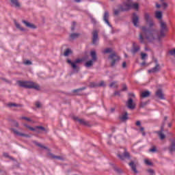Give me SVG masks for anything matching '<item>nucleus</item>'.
<instances>
[{
  "label": "nucleus",
  "mask_w": 175,
  "mask_h": 175,
  "mask_svg": "<svg viewBox=\"0 0 175 175\" xmlns=\"http://www.w3.org/2000/svg\"><path fill=\"white\" fill-rule=\"evenodd\" d=\"M144 20L146 22L148 27H143L142 28V33L139 35V42L144 43V38L148 42H154L158 38V33L156 30L151 29V27H153L154 22L150 16V14H144Z\"/></svg>",
  "instance_id": "f257e3e1"
},
{
  "label": "nucleus",
  "mask_w": 175,
  "mask_h": 175,
  "mask_svg": "<svg viewBox=\"0 0 175 175\" xmlns=\"http://www.w3.org/2000/svg\"><path fill=\"white\" fill-rule=\"evenodd\" d=\"M131 8H133L136 10L139 9V4L133 3L131 0H126L123 2L122 6L120 7V10H128L131 9Z\"/></svg>",
  "instance_id": "f03ea898"
},
{
  "label": "nucleus",
  "mask_w": 175,
  "mask_h": 175,
  "mask_svg": "<svg viewBox=\"0 0 175 175\" xmlns=\"http://www.w3.org/2000/svg\"><path fill=\"white\" fill-rule=\"evenodd\" d=\"M21 87L25 88H33L34 90H40V86L33 82L21 81L19 83Z\"/></svg>",
  "instance_id": "7ed1b4c3"
},
{
  "label": "nucleus",
  "mask_w": 175,
  "mask_h": 175,
  "mask_svg": "<svg viewBox=\"0 0 175 175\" xmlns=\"http://www.w3.org/2000/svg\"><path fill=\"white\" fill-rule=\"evenodd\" d=\"M160 27H161V31H160V35L158 36L159 40L161 39V38H163L165 36V32H167L169 31V29L167 28V25L164 21H160Z\"/></svg>",
  "instance_id": "20e7f679"
},
{
  "label": "nucleus",
  "mask_w": 175,
  "mask_h": 175,
  "mask_svg": "<svg viewBox=\"0 0 175 175\" xmlns=\"http://www.w3.org/2000/svg\"><path fill=\"white\" fill-rule=\"evenodd\" d=\"M90 56L92 59L85 62V66L86 68H91V66L94 65V62L96 61V52H95V51H92L90 52Z\"/></svg>",
  "instance_id": "39448f33"
},
{
  "label": "nucleus",
  "mask_w": 175,
  "mask_h": 175,
  "mask_svg": "<svg viewBox=\"0 0 175 175\" xmlns=\"http://www.w3.org/2000/svg\"><path fill=\"white\" fill-rule=\"evenodd\" d=\"M109 60L111 62V66H114L116 64L120 61V57H118L116 53H113L109 56Z\"/></svg>",
  "instance_id": "423d86ee"
},
{
  "label": "nucleus",
  "mask_w": 175,
  "mask_h": 175,
  "mask_svg": "<svg viewBox=\"0 0 175 175\" xmlns=\"http://www.w3.org/2000/svg\"><path fill=\"white\" fill-rule=\"evenodd\" d=\"M68 63L71 65L72 68L76 70V69H77V64H80V62H83V59H77V60H75V62H72L70 60H68L67 61Z\"/></svg>",
  "instance_id": "0eeeda50"
},
{
  "label": "nucleus",
  "mask_w": 175,
  "mask_h": 175,
  "mask_svg": "<svg viewBox=\"0 0 175 175\" xmlns=\"http://www.w3.org/2000/svg\"><path fill=\"white\" fill-rule=\"evenodd\" d=\"M25 126L28 128L30 131H34L35 132H37L38 133L44 132V128H43L42 126H37L36 128H33V127H31L27 124H25Z\"/></svg>",
  "instance_id": "6e6552de"
},
{
  "label": "nucleus",
  "mask_w": 175,
  "mask_h": 175,
  "mask_svg": "<svg viewBox=\"0 0 175 175\" xmlns=\"http://www.w3.org/2000/svg\"><path fill=\"white\" fill-rule=\"evenodd\" d=\"M126 105L131 110H133V109H135V107H136V103L135 102H133V100H132V98H129L128 100V101L126 103Z\"/></svg>",
  "instance_id": "1a4fd4ad"
},
{
  "label": "nucleus",
  "mask_w": 175,
  "mask_h": 175,
  "mask_svg": "<svg viewBox=\"0 0 175 175\" xmlns=\"http://www.w3.org/2000/svg\"><path fill=\"white\" fill-rule=\"evenodd\" d=\"M133 23L135 27H139V16L135 13L133 14Z\"/></svg>",
  "instance_id": "9d476101"
},
{
  "label": "nucleus",
  "mask_w": 175,
  "mask_h": 175,
  "mask_svg": "<svg viewBox=\"0 0 175 175\" xmlns=\"http://www.w3.org/2000/svg\"><path fill=\"white\" fill-rule=\"evenodd\" d=\"M11 5L14 8L18 9L21 6V4L17 0H11Z\"/></svg>",
  "instance_id": "9b49d317"
},
{
  "label": "nucleus",
  "mask_w": 175,
  "mask_h": 175,
  "mask_svg": "<svg viewBox=\"0 0 175 175\" xmlns=\"http://www.w3.org/2000/svg\"><path fill=\"white\" fill-rule=\"evenodd\" d=\"M103 20L109 25V27H111V25H110V23L109 22V12H105Z\"/></svg>",
  "instance_id": "f8f14e48"
},
{
  "label": "nucleus",
  "mask_w": 175,
  "mask_h": 175,
  "mask_svg": "<svg viewBox=\"0 0 175 175\" xmlns=\"http://www.w3.org/2000/svg\"><path fill=\"white\" fill-rule=\"evenodd\" d=\"M156 95L158 96V98H159V99H165V95L161 89L156 92Z\"/></svg>",
  "instance_id": "ddd939ff"
},
{
  "label": "nucleus",
  "mask_w": 175,
  "mask_h": 175,
  "mask_svg": "<svg viewBox=\"0 0 175 175\" xmlns=\"http://www.w3.org/2000/svg\"><path fill=\"white\" fill-rule=\"evenodd\" d=\"M129 166H131L133 172L134 173H135V174H137V173H139V172H137V170L136 169V164L134 163L133 162H131L129 163Z\"/></svg>",
  "instance_id": "4468645a"
},
{
  "label": "nucleus",
  "mask_w": 175,
  "mask_h": 175,
  "mask_svg": "<svg viewBox=\"0 0 175 175\" xmlns=\"http://www.w3.org/2000/svg\"><path fill=\"white\" fill-rule=\"evenodd\" d=\"M96 42H98V31H94L93 32V43H94V44H96Z\"/></svg>",
  "instance_id": "2eb2a0df"
},
{
  "label": "nucleus",
  "mask_w": 175,
  "mask_h": 175,
  "mask_svg": "<svg viewBox=\"0 0 175 175\" xmlns=\"http://www.w3.org/2000/svg\"><path fill=\"white\" fill-rule=\"evenodd\" d=\"M159 70V65L157 64L154 68H153L152 70H149L148 72V73H155Z\"/></svg>",
  "instance_id": "dca6fc26"
},
{
  "label": "nucleus",
  "mask_w": 175,
  "mask_h": 175,
  "mask_svg": "<svg viewBox=\"0 0 175 175\" xmlns=\"http://www.w3.org/2000/svg\"><path fill=\"white\" fill-rule=\"evenodd\" d=\"M23 23L25 24V25H26V27H27V28H36V27H35L33 24L29 22L23 21Z\"/></svg>",
  "instance_id": "f3484780"
},
{
  "label": "nucleus",
  "mask_w": 175,
  "mask_h": 175,
  "mask_svg": "<svg viewBox=\"0 0 175 175\" xmlns=\"http://www.w3.org/2000/svg\"><path fill=\"white\" fill-rule=\"evenodd\" d=\"M155 17H156V18H158V20H161L162 19V12L157 11L155 12Z\"/></svg>",
  "instance_id": "a211bd4d"
},
{
  "label": "nucleus",
  "mask_w": 175,
  "mask_h": 175,
  "mask_svg": "<svg viewBox=\"0 0 175 175\" xmlns=\"http://www.w3.org/2000/svg\"><path fill=\"white\" fill-rule=\"evenodd\" d=\"M150 91H144L142 93L141 96L142 98H147L150 96Z\"/></svg>",
  "instance_id": "6ab92c4d"
},
{
  "label": "nucleus",
  "mask_w": 175,
  "mask_h": 175,
  "mask_svg": "<svg viewBox=\"0 0 175 175\" xmlns=\"http://www.w3.org/2000/svg\"><path fill=\"white\" fill-rule=\"evenodd\" d=\"M120 120H122V121H126V120H128V113H123L121 116H120Z\"/></svg>",
  "instance_id": "aec40b11"
},
{
  "label": "nucleus",
  "mask_w": 175,
  "mask_h": 175,
  "mask_svg": "<svg viewBox=\"0 0 175 175\" xmlns=\"http://www.w3.org/2000/svg\"><path fill=\"white\" fill-rule=\"evenodd\" d=\"M170 150L172 152L173 151H175V140L173 139L172 141L171 146L170 147Z\"/></svg>",
  "instance_id": "412c9836"
},
{
  "label": "nucleus",
  "mask_w": 175,
  "mask_h": 175,
  "mask_svg": "<svg viewBox=\"0 0 175 175\" xmlns=\"http://www.w3.org/2000/svg\"><path fill=\"white\" fill-rule=\"evenodd\" d=\"M144 162L145 165H147L148 166H152V162L150 161V160L148 159H145L144 160Z\"/></svg>",
  "instance_id": "4be33fe9"
},
{
  "label": "nucleus",
  "mask_w": 175,
  "mask_h": 175,
  "mask_svg": "<svg viewBox=\"0 0 175 175\" xmlns=\"http://www.w3.org/2000/svg\"><path fill=\"white\" fill-rule=\"evenodd\" d=\"M157 133H158L159 137L161 139V140H163V139H165V134H163V133H162V131H158Z\"/></svg>",
  "instance_id": "5701e85b"
},
{
  "label": "nucleus",
  "mask_w": 175,
  "mask_h": 175,
  "mask_svg": "<svg viewBox=\"0 0 175 175\" xmlns=\"http://www.w3.org/2000/svg\"><path fill=\"white\" fill-rule=\"evenodd\" d=\"M133 46H134V48L133 49V53H137V51H139V50L140 49L139 46H136V44H134Z\"/></svg>",
  "instance_id": "b1692460"
},
{
  "label": "nucleus",
  "mask_w": 175,
  "mask_h": 175,
  "mask_svg": "<svg viewBox=\"0 0 175 175\" xmlns=\"http://www.w3.org/2000/svg\"><path fill=\"white\" fill-rule=\"evenodd\" d=\"M147 172L149 175H155V171L152 169H148Z\"/></svg>",
  "instance_id": "393cba45"
},
{
  "label": "nucleus",
  "mask_w": 175,
  "mask_h": 175,
  "mask_svg": "<svg viewBox=\"0 0 175 175\" xmlns=\"http://www.w3.org/2000/svg\"><path fill=\"white\" fill-rule=\"evenodd\" d=\"M70 54H72V50H70V49L66 50V51L64 53L65 57H68V55H70Z\"/></svg>",
  "instance_id": "a878e982"
},
{
  "label": "nucleus",
  "mask_w": 175,
  "mask_h": 175,
  "mask_svg": "<svg viewBox=\"0 0 175 175\" xmlns=\"http://www.w3.org/2000/svg\"><path fill=\"white\" fill-rule=\"evenodd\" d=\"M15 25H16V28H18V29H20L21 31H25V29H24V28L21 27L20 24L17 23V22H15Z\"/></svg>",
  "instance_id": "bb28decb"
},
{
  "label": "nucleus",
  "mask_w": 175,
  "mask_h": 175,
  "mask_svg": "<svg viewBox=\"0 0 175 175\" xmlns=\"http://www.w3.org/2000/svg\"><path fill=\"white\" fill-rule=\"evenodd\" d=\"M111 51H112L111 49L107 48L104 50L103 53H104V54H107L109 53H111Z\"/></svg>",
  "instance_id": "cd10ccee"
},
{
  "label": "nucleus",
  "mask_w": 175,
  "mask_h": 175,
  "mask_svg": "<svg viewBox=\"0 0 175 175\" xmlns=\"http://www.w3.org/2000/svg\"><path fill=\"white\" fill-rule=\"evenodd\" d=\"M141 58H142V59H146V58H147V54H146L144 53H141Z\"/></svg>",
  "instance_id": "c85d7f7f"
},
{
  "label": "nucleus",
  "mask_w": 175,
  "mask_h": 175,
  "mask_svg": "<svg viewBox=\"0 0 175 175\" xmlns=\"http://www.w3.org/2000/svg\"><path fill=\"white\" fill-rule=\"evenodd\" d=\"M150 152H157V147L153 146L149 150Z\"/></svg>",
  "instance_id": "c756f323"
},
{
  "label": "nucleus",
  "mask_w": 175,
  "mask_h": 175,
  "mask_svg": "<svg viewBox=\"0 0 175 175\" xmlns=\"http://www.w3.org/2000/svg\"><path fill=\"white\" fill-rule=\"evenodd\" d=\"M50 158H54L55 159H60L59 157L54 156L53 154L50 153L49 154Z\"/></svg>",
  "instance_id": "7c9ffc66"
},
{
  "label": "nucleus",
  "mask_w": 175,
  "mask_h": 175,
  "mask_svg": "<svg viewBox=\"0 0 175 175\" xmlns=\"http://www.w3.org/2000/svg\"><path fill=\"white\" fill-rule=\"evenodd\" d=\"M110 87H111V88H116V87H117V82H112V83L110 84Z\"/></svg>",
  "instance_id": "2f4dec72"
},
{
  "label": "nucleus",
  "mask_w": 175,
  "mask_h": 175,
  "mask_svg": "<svg viewBox=\"0 0 175 175\" xmlns=\"http://www.w3.org/2000/svg\"><path fill=\"white\" fill-rule=\"evenodd\" d=\"M13 132H14V133H15L16 135H18V136H24V135H23V134L18 133V132L17 131H16V130H13Z\"/></svg>",
  "instance_id": "473e14b6"
},
{
  "label": "nucleus",
  "mask_w": 175,
  "mask_h": 175,
  "mask_svg": "<svg viewBox=\"0 0 175 175\" xmlns=\"http://www.w3.org/2000/svg\"><path fill=\"white\" fill-rule=\"evenodd\" d=\"M71 38L72 39H75V38H77V36H79V34H77V33H72V34H71Z\"/></svg>",
  "instance_id": "72a5a7b5"
},
{
  "label": "nucleus",
  "mask_w": 175,
  "mask_h": 175,
  "mask_svg": "<svg viewBox=\"0 0 175 175\" xmlns=\"http://www.w3.org/2000/svg\"><path fill=\"white\" fill-rule=\"evenodd\" d=\"M23 64H24L25 65H31V64H32V63H31V61H29V60H26V61H25V62H23Z\"/></svg>",
  "instance_id": "f704fd0d"
},
{
  "label": "nucleus",
  "mask_w": 175,
  "mask_h": 175,
  "mask_svg": "<svg viewBox=\"0 0 175 175\" xmlns=\"http://www.w3.org/2000/svg\"><path fill=\"white\" fill-rule=\"evenodd\" d=\"M170 55H175V49L170 51Z\"/></svg>",
  "instance_id": "c9c22d12"
},
{
  "label": "nucleus",
  "mask_w": 175,
  "mask_h": 175,
  "mask_svg": "<svg viewBox=\"0 0 175 175\" xmlns=\"http://www.w3.org/2000/svg\"><path fill=\"white\" fill-rule=\"evenodd\" d=\"M21 120H25V121L31 122V119L29 118H26V117H22Z\"/></svg>",
  "instance_id": "e433bc0d"
},
{
  "label": "nucleus",
  "mask_w": 175,
  "mask_h": 175,
  "mask_svg": "<svg viewBox=\"0 0 175 175\" xmlns=\"http://www.w3.org/2000/svg\"><path fill=\"white\" fill-rule=\"evenodd\" d=\"M36 107H42V103H40V102H37L36 103Z\"/></svg>",
  "instance_id": "4c0bfd02"
},
{
  "label": "nucleus",
  "mask_w": 175,
  "mask_h": 175,
  "mask_svg": "<svg viewBox=\"0 0 175 175\" xmlns=\"http://www.w3.org/2000/svg\"><path fill=\"white\" fill-rule=\"evenodd\" d=\"M76 25V23L73 22L72 23V27H71V29L72 31H73L75 29V26Z\"/></svg>",
  "instance_id": "58836bf2"
},
{
  "label": "nucleus",
  "mask_w": 175,
  "mask_h": 175,
  "mask_svg": "<svg viewBox=\"0 0 175 175\" xmlns=\"http://www.w3.org/2000/svg\"><path fill=\"white\" fill-rule=\"evenodd\" d=\"M140 131L142 132L143 136H144V135H146V133H144V128L141 127V128H140Z\"/></svg>",
  "instance_id": "ea45409f"
},
{
  "label": "nucleus",
  "mask_w": 175,
  "mask_h": 175,
  "mask_svg": "<svg viewBox=\"0 0 175 175\" xmlns=\"http://www.w3.org/2000/svg\"><path fill=\"white\" fill-rule=\"evenodd\" d=\"M162 7H163L164 9H166V8H167V4H166L165 3H163Z\"/></svg>",
  "instance_id": "a19ab883"
},
{
  "label": "nucleus",
  "mask_w": 175,
  "mask_h": 175,
  "mask_svg": "<svg viewBox=\"0 0 175 175\" xmlns=\"http://www.w3.org/2000/svg\"><path fill=\"white\" fill-rule=\"evenodd\" d=\"M79 122L81 124H85V121H84V120H79Z\"/></svg>",
  "instance_id": "79ce46f5"
},
{
  "label": "nucleus",
  "mask_w": 175,
  "mask_h": 175,
  "mask_svg": "<svg viewBox=\"0 0 175 175\" xmlns=\"http://www.w3.org/2000/svg\"><path fill=\"white\" fill-rule=\"evenodd\" d=\"M122 68H126V62H124L122 63Z\"/></svg>",
  "instance_id": "37998d69"
},
{
  "label": "nucleus",
  "mask_w": 175,
  "mask_h": 175,
  "mask_svg": "<svg viewBox=\"0 0 175 175\" xmlns=\"http://www.w3.org/2000/svg\"><path fill=\"white\" fill-rule=\"evenodd\" d=\"M129 96H131V98H135V94L133 93H130Z\"/></svg>",
  "instance_id": "c03bdc74"
},
{
  "label": "nucleus",
  "mask_w": 175,
  "mask_h": 175,
  "mask_svg": "<svg viewBox=\"0 0 175 175\" xmlns=\"http://www.w3.org/2000/svg\"><path fill=\"white\" fill-rule=\"evenodd\" d=\"M126 85H124L122 88V90L126 91Z\"/></svg>",
  "instance_id": "a18cd8bd"
},
{
  "label": "nucleus",
  "mask_w": 175,
  "mask_h": 175,
  "mask_svg": "<svg viewBox=\"0 0 175 175\" xmlns=\"http://www.w3.org/2000/svg\"><path fill=\"white\" fill-rule=\"evenodd\" d=\"M124 157H129V153H128V152L124 153Z\"/></svg>",
  "instance_id": "49530a36"
},
{
  "label": "nucleus",
  "mask_w": 175,
  "mask_h": 175,
  "mask_svg": "<svg viewBox=\"0 0 175 175\" xmlns=\"http://www.w3.org/2000/svg\"><path fill=\"white\" fill-rule=\"evenodd\" d=\"M115 14H118L120 13V11L118 10H115L114 12Z\"/></svg>",
  "instance_id": "de8ad7c7"
},
{
  "label": "nucleus",
  "mask_w": 175,
  "mask_h": 175,
  "mask_svg": "<svg viewBox=\"0 0 175 175\" xmlns=\"http://www.w3.org/2000/svg\"><path fill=\"white\" fill-rule=\"evenodd\" d=\"M136 125H137V126H139V125H140V121H137V122H136Z\"/></svg>",
  "instance_id": "09e8293b"
},
{
  "label": "nucleus",
  "mask_w": 175,
  "mask_h": 175,
  "mask_svg": "<svg viewBox=\"0 0 175 175\" xmlns=\"http://www.w3.org/2000/svg\"><path fill=\"white\" fill-rule=\"evenodd\" d=\"M9 106H10V107H12V106H17V105H16V104H10Z\"/></svg>",
  "instance_id": "8fccbe9b"
},
{
  "label": "nucleus",
  "mask_w": 175,
  "mask_h": 175,
  "mask_svg": "<svg viewBox=\"0 0 175 175\" xmlns=\"http://www.w3.org/2000/svg\"><path fill=\"white\" fill-rule=\"evenodd\" d=\"M118 157L120 158V159H124L123 157H121V154H118Z\"/></svg>",
  "instance_id": "3c124183"
},
{
  "label": "nucleus",
  "mask_w": 175,
  "mask_h": 175,
  "mask_svg": "<svg viewBox=\"0 0 175 175\" xmlns=\"http://www.w3.org/2000/svg\"><path fill=\"white\" fill-rule=\"evenodd\" d=\"M3 155L4 157H9V154H8L7 153H4Z\"/></svg>",
  "instance_id": "603ef678"
},
{
  "label": "nucleus",
  "mask_w": 175,
  "mask_h": 175,
  "mask_svg": "<svg viewBox=\"0 0 175 175\" xmlns=\"http://www.w3.org/2000/svg\"><path fill=\"white\" fill-rule=\"evenodd\" d=\"M156 6H157V8H161V5H159L158 3L156 4Z\"/></svg>",
  "instance_id": "864d4df0"
},
{
  "label": "nucleus",
  "mask_w": 175,
  "mask_h": 175,
  "mask_svg": "<svg viewBox=\"0 0 175 175\" xmlns=\"http://www.w3.org/2000/svg\"><path fill=\"white\" fill-rule=\"evenodd\" d=\"M115 95H120V93L118 92L115 93Z\"/></svg>",
  "instance_id": "5fc2aeb1"
},
{
  "label": "nucleus",
  "mask_w": 175,
  "mask_h": 175,
  "mask_svg": "<svg viewBox=\"0 0 175 175\" xmlns=\"http://www.w3.org/2000/svg\"><path fill=\"white\" fill-rule=\"evenodd\" d=\"M75 2H80V1H81V0H75Z\"/></svg>",
  "instance_id": "6e6d98bb"
},
{
  "label": "nucleus",
  "mask_w": 175,
  "mask_h": 175,
  "mask_svg": "<svg viewBox=\"0 0 175 175\" xmlns=\"http://www.w3.org/2000/svg\"><path fill=\"white\" fill-rule=\"evenodd\" d=\"M100 85H103V82H101Z\"/></svg>",
  "instance_id": "4d7b16f0"
},
{
  "label": "nucleus",
  "mask_w": 175,
  "mask_h": 175,
  "mask_svg": "<svg viewBox=\"0 0 175 175\" xmlns=\"http://www.w3.org/2000/svg\"><path fill=\"white\" fill-rule=\"evenodd\" d=\"M142 66H144V65H145V63H142Z\"/></svg>",
  "instance_id": "13d9d810"
},
{
  "label": "nucleus",
  "mask_w": 175,
  "mask_h": 175,
  "mask_svg": "<svg viewBox=\"0 0 175 175\" xmlns=\"http://www.w3.org/2000/svg\"><path fill=\"white\" fill-rule=\"evenodd\" d=\"M112 111H114V109H112Z\"/></svg>",
  "instance_id": "bf43d9fd"
}]
</instances>
